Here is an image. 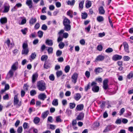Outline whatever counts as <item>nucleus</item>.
I'll return each instance as SVG.
<instances>
[{
  "instance_id": "1",
  "label": "nucleus",
  "mask_w": 133,
  "mask_h": 133,
  "mask_svg": "<svg viewBox=\"0 0 133 133\" xmlns=\"http://www.w3.org/2000/svg\"><path fill=\"white\" fill-rule=\"evenodd\" d=\"M91 84V86L92 87V90L95 93L98 92L99 90V87L96 84Z\"/></svg>"
},
{
  "instance_id": "2",
  "label": "nucleus",
  "mask_w": 133,
  "mask_h": 133,
  "mask_svg": "<svg viewBox=\"0 0 133 133\" xmlns=\"http://www.w3.org/2000/svg\"><path fill=\"white\" fill-rule=\"evenodd\" d=\"M19 100L17 95H15L14 96V105H17L18 107H20L21 104L20 102L19 103Z\"/></svg>"
},
{
  "instance_id": "3",
  "label": "nucleus",
  "mask_w": 133,
  "mask_h": 133,
  "mask_svg": "<svg viewBox=\"0 0 133 133\" xmlns=\"http://www.w3.org/2000/svg\"><path fill=\"white\" fill-rule=\"evenodd\" d=\"M45 84H37V86L38 89L40 91H44L46 89Z\"/></svg>"
},
{
  "instance_id": "4",
  "label": "nucleus",
  "mask_w": 133,
  "mask_h": 133,
  "mask_svg": "<svg viewBox=\"0 0 133 133\" xmlns=\"http://www.w3.org/2000/svg\"><path fill=\"white\" fill-rule=\"evenodd\" d=\"M122 57L121 55L116 54L112 56V59L113 61H116L121 59Z\"/></svg>"
},
{
  "instance_id": "5",
  "label": "nucleus",
  "mask_w": 133,
  "mask_h": 133,
  "mask_svg": "<svg viewBox=\"0 0 133 133\" xmlns=\"http://www.w3.org/2000/svg\"><path fill=\"white\" fill-rule=\"evenodd\" d=\"M84 113L82 112L80 113L76 117V119L78 121L82 120L83 119L84 117Z\"/></svg>"
},
{
  "instance_id": "6",
  "label": "nucleus",
  "mask_w": 133,
  "mask_h": 133,
  "mask_svg": "<svg viewBox=\"0 0 133 133\" xmlns=\"http://www.w3.org/2000/svg\"><path fill=\"white\" fill-rule=\"evenodd\" d=\"M125 51L127 53H129V46L128 43L126 42H123V43Z\"/></svg>"
},
{
  "instance_id": "7",
  "label": "nucleus",
  "mask_w": 133,
  "mask_h": 133,
  "mask_svg": "<svg viewBox=\"0 0 133 133\" xmlns=\"http://www.w3.org/2000/svg\"><path fill=\"white\" fill-rule=\"evenodd\" d=\"M77 77V74L76 73H75L74 74H73L71 77L72 82L74 83H75L76 82Z\"/></svg>"
},
{
  "instance_id": "8",
  "label": "nucleus",
  "mask_w": 133,
  "mask_h": 133,
  "mask_svg": "<svg viewBox=\"0 0 133 133\" xmlns=\"http://www.w3.org/2000/svg\"><path fill=\"white\" fill-rule=\"evenodd\" d=\"M51 66L50 63L48 61H45L44 65V67L46 69L50 68Z\"/></svg>"
},
{
  "instance_id": "9",
  "label": "nucleus",
  "mask_w": 133,
  "mask_h": 133,
  "mask_svg": "<svg viewBox=\"0 0 133 133\" xmlns=\"http://www.w3.org/2000/svg\"><path fill=\"white\" fill-rule=\"evenodd\" d=\"M104 59V56L101 55H99L96 58L95 62H97V61H103Z\"/></svg>"
},
{
  "instance_id": "10",
  "label": "nucleus",
  "mask_w": 133,
  "mask_h": 133,
  "mask_svg": "<svg viewBox=\"0 0 133 133\" xmlns=\"http://www.w3.org/2000/svg\"><path fill=\"white\" fill-rule=\"evenodd\" d=\"M26 4L29 6L30 9L32 8L33 3L31 0H26Z\"/></svg>"
},
{
  "instance_id": "11",
  "label": "nucleus",
  "mask_w": 133,
  "mask_h": 133,
  "mask_svg": "<svg viewBox=\"0 0 133 133\" xmlns=\"http://www.w3.org/2000/svg\"><path fill=\"white\" fill-rule=\"evenodd\" d=\"M46 96L44 94H41L38 96V98L43 101L46 98Z\"/></svg>"
},
{
  "instance_id": "12",
  "label": "nucleus",
  "mask_w": 133,
  "mask_h": 133,
  "mask_svg": "<svg viewBox=\"0 0 133 133\" xmlns=\"http://www.w3.org/2000/svg\"><path fill=\"white\" fill-rule=\"evenodd\" d=\"M70 20L66 17H65L63 21V25L70 24Z\"/></svg>"
},
{
  "instance_id": "13",
  "label": "nucleus",
  "mask_w": 133,
  "mask_h": 133,
  "mask_svg": "<svg viewBox=\"0 0 133 133\" xmlns=\"http://www.w3.org/2000/svg\"><path fill=\"white\" fill-rule=\"evenodd\" d=\"M12 70H10L8 72L7 75L6 76V78H9L12 77L14 75V72Z\"/></svg>"
},
{
  "instance_id": "14",
  "label": "nucleus",
  "mask_w": 133,
  "mask_h": 133,
  "mask_svg": "<svg viewBox=\"0 0 133 133\" xmlns=\"http://www.w3.org/2000/svg\"><path fill=\"white\" fill-rule=\"evenodd\" d=\"M94 71L96 74H97L98 73L102 72L103 70L102 68H101L98 67L95 69Z\"/></svg>"
},
{
  "instance_id": "15",
  "label": "nucleus",
  "mask_w": 133,
  "mask_h": 133,
  "mask_svg": "<svg viewBox=\"0 0 133 133\" xmlns=\"http://www.w3.org/2000/svg\"><path fill=\"white\" fill-rule=\"evenodd\" d=\"M38 77V75L36 73L34 74L32 76V81L33 83H35L36 80Z\"/></svg>"
},
{
  "instance_id": "16",
  "label": "nucleus",
  "mask_w": 133,
  "mask_h": 133,
  "mask_svg": "<svg viewBox=\"0 0 133 133\" xmlns=\"http://www.w3.org/2000/svg\"><path fill=\"white\" fill-rule=\"evenodd\" d=\"M7 22V19L6 17L2 18L0 19V22L2 24H4L6 23Z\"/></svg>"
},
{
  "instance_id": "17",
  "label": "nucleus",
  "mask_w": 133,
  "mask_h": 133,
  "mask_svg": "<svg viewBox=\"0 0 133 133\" xmlns=\"http://www.w3.org/2000/svg\"><path fill=\"white\" fill-rule=\"evenodd\" d=\"M37 21V19L36 18H34L33 17L31 18L30 19L29 21V23L30 25H32L35 23Z\"/></svg>"
},
{
  "instance_id": "18",
  "label": "nucleus",
  "mask_w": 133,
  "mask_h": 133,
  "mask_svg": "<svg viewBox=\"0 0 133 133\" xmlns=\"http://www.w3.org/2000/svg\"><path fill=\"white\" fill-rule=\"evenodd\" d=\"M99 12L100 14H104L105 13V11L104 10L103 7L101 6L99 9Z\"/></svg>"
},
{
  "instance_id": "19",
  "label": "nucleus",
  "mask_w": 133,
  "mask_h": 133,
  "mask_svg": "<svg viewBox=\"0 0 133 133\" xmlns=\"http://www.w3.org/2000/svg\"><path fill=\"white\" fill-rule=\"evenodd\" d=\"M91 1L87 0L85 3V6L87 8H89L91 6Z\"/></svg>"
},
{
  "instance_id": "20",
  "label": "nucleus",
  "mask_w": 133,
  "mask_h": 133,
  "mask_svg": "<svg viewBox=\"0 0 133 133\" xmlns=\"http://www.w3.org/2000/svg\"><path fill=\"white\" fill-rule=\"evenodd\" d=\"M84 108V105L83 104L77 105L76 107V109L78 111L82 110Z\"/></svg>"
},
{
  "instance_id": "21",
  "label": "nucleus",
  "mask_w": 133,
  "mask_h": 133,
  "mask_svg": "<svg viewBox=\"0 0 133 133\" xmlns=\"http://www.w3.org/2000/svg\"><path fill=\"white\" fill-rule=\"evenodd\" d=\"M64 29L66 31H68L70 30L71 28V26L69 24L67 25H64Z\"/></svg>"
},
{
  "instance_id": "22",
  "label": "nucleus",
  "mask_w": 133,
  "mask_h": 133,
  "mask_svg": "<svg viewBox=\"0 0 133 133\" xmlns=\"http://www.w3.org/2000/svg\"><path fill=\"white\" fill-rule=\"evenodd\" d=\"M40 121V118L39 117H35L34 118L33 121L34 123L36 124H37Z\"/></svg>"
},
{
  "instance_id": "23",
  "label": "nucleus",
  "mask_w": 133,
  "mask_h": 133,
  "mask_svg": "<svg viewBox=\"0 0 133 133\" xmlns=\"http://www.w3.org/2000/svg\"><path fill=\"white\" fill-rule=\"evenodd\" d=\"M45 43L49 46H52L53 44L52 41L51 39H47Z\"/></svg>"
},
{
  "instance_id": "24",
  "label": "nucleus",
  "mask_w": 133,
  "mask_h": 133,
  "mask_svg": "<svg viewBox=\"0 0 133 133\" xmlns=\"http://www.w3.org/2000/svg\"><path fill=\"white\" fill-rule=\"evenodd\" d=\"M49 114V111L48 110H47L44 112V113H43L42 115V117L43 119H44Z\"/></svg>"
},
{
  "instance_id": "25",
  "label": "nucleus",
  "mask_w": 133,
  "mask_h": 133,
  "mask_svg": "<svg viewBox=\"0 0 133 133\" xmlns=\"http://www.w3.org/2000/svg\"><path fill=\"white\" fill-rule=\"evenodd\" d=\"M29 51L28 49H23L22 51V54L27 55L28 54Z\"/></svg>"
},
{
  "instance_id": "26",
  "label": "nucleus",
  "mask_w": 133,
  "mask_h": 133,
  "mask_svg": "<svg viewBox=\"0 0 133 133\" xmlns=\"http://www.w3.org/2000/svg\"><path fill=\"white\" fill-rule=\"evenodd\" d=\"M81 96L79 93H76V96L74 97V98L76 101L78 100L81 97Z\"/></svg>"
},
{
  "instance_id": "27",
  "label": "nucleus",
  "mask_w": 133,
  "mask_h": 133,
  "mask_svg": "<svg viewBox=\"0 0 133 133\" xmlns=\"http://www.w3.org/2000/svg\"><path fill=\"white\" fill-rule=\"evenodd\" d=\"M52 104L54 106H57L58 104V99H54L52 101Z\"/></svg>"
},
{
  "instance_id": "28",
  "label": "nucleus",
  "mask_w": 133,
  "mask_h": 133,
  "mask_svg": "<svg viewBox=\"0 0 133 133\" xmlns=\"http://www.w3.org/2000/svg\"><path fill=\"white\" fill-rule=\"evenodd\" d=\"M48 58V56L47 55H42L41 58V61H46Z\"/></svg>"
},
{
  "instance_id": "29",
  "label": "nucleus",
  "mask_w": 133,
  "mask_h": 133,
  "mask_svg": "<svg viewBox=\"0 0 133 133\" xmlns=\"http://www.w3.org/2000/svg\"><path fill=\"white\" fill-rule=\"evenodd\" d=\"M97 20L98 22H101L103 21L104 20V19L102 16H99L97 17Z\"/></svg>"
},
{
  "instance_id": "30",
  "label": "nucleus",
  "mask_w": 133,
  "mask_h": 133,
  "mask_svg": "<svg viewBox=\"0 0 133 133\" xmlns=\"http://www.w3.org/2000/svg\"><path fill=\"white\" fill-rule=\"evenodd\" d=\"M82 18L83 19H85L88 16V14L86 12L82 13Z\"/></svg>"
},
{
  "instance_id": "31",
  "label": "nucleus",
  "mask_w": 133,
  "mask_h": 133,
  "mask_svg": "<svg viewBox=\"0 0 133 133\" xmlns=\"http://www.w3.org/2000/svg\"><path fill=\"white\" fill-rule=\"evenodd\" d=\"M111 126L108 125L106 127L105 129L103 131L104 132H106L109 130H111Z\"/></svg>"
},
{
  "instance_id": "32",
  "label": "nucleus",
  "mask_w": 133,
  "mask_h": 133,
  "mask_svg": "<svg viewBox=\"0 0 133 133\" xmlns=\"http://www.w3.org/2000/svg\"><path fill=\"white\" fill-rule=\"evenodd\" d=\"M47 51L48 54H52L53 52V48L51 47H48Z\"/></svg>"
},
{
  "instance_id": "33",
  "label": "nucleus",
  "mask_w": 133,
  "mask_h": 133,
  "mask_svg": "<svg viewBox=\"0 0 133 133\" xmlns=\"http://www.w3.org/2000/svg\"><path fill=\"white\" fill-rule=\"evenodd\" d=\"M37 34L38 36L39 37L41 38L43 36V32L42 31L39 30L37 32Z\"/></svg>"
},
{
  "instance_id": "34",
  "label": "nucleus",
  "mask_w": 133,
  "mask_h": 133,
  "mask_svg": "<svg viewBox=\"0 0 133 133\" xmlns=\"http://www.w3.org/2000/svg\"><path fill=\"white\" fill-rule=\"evenodd\" d=\"M70 67L69 65H66L64 69L65 72L66 73L68 72L70 70Z\"/></svg>"
},
{
  "instance_id": "35",
  "label": "nucleus",
  "mask_w": 133,
  "mask_h": 133,
  "mask_svg": "<svg viewBox=\"0 0 133 133\" xmlns=\"http://www.w3.org/2000/svg\"><path fill=\"white\" fill-rule=\"evenodd\" d=\"M65 46V44L62 42H61L58 44V46L60 49H62Z\"/></svg>"
},
{
  "instance_id": "36",
  "label": "nucleus",
  "mask_w": 133,
  "mask_h": 133,
  "mask_svg": "<svg viewBox=\"0 0 133 133\" xmlns=\"http://www.w3.org/2000/svg\"><path fill=\"white\" fill-rule=\"evenodd\" d=\"M9 6H5L4 7V9L3 11L4 13H7L8 12L9 9Z\"/></svg>"
},
{
  "instance_id": "37",
  "label": "nucleus",
  "mask_w": 133,
  "mask_h": 133,
  "mask_svg": "<svg viewBox=\"0 0 133 133\" xmlns=\"http://www.w3.org/2000/svg\"><path fill=\"white\" fill-rule=\"evenodd\" d=\"M62 71L61 70L58 71L56 72V74L57 77H59L61 75H62Z\"/></svg>"
},
{
  "instance_id": "38",
  "label": "nucleus",
  "mask_w": 133,
  "mask_h": 133,
  "mask_svg": "<svg viewBox=\"0 0 133 133\" xmlns=\"http://www.w3.org/2000/svg\"><path fill=\"white\" fill-rule=\"evenodd\" d=\"M113 51V50L112 48H109L106 50L105 52L107 53H109L112 52Z\"/></svg>"
},
{
  "instance_id": "39",
  "label": "nucleus",
  "mask_w": 133,
  "mask_h": 133,
  "mask_svg": "<svg viewBox=\"0 0 133 133\" xmlns=\"http://www.w3.org/2000/svg\"><path fill=\"white\" fill-rule=\"evenodd\" d=\"M103 89L105 90L109 89L108 84H103Z\"/></svg>"
},
{
  "instance_id": "40",
  "label": "nucleus",
  "mask_w": 133,
  "mask_h": 133,
  "mask_svg": "<svg viewBox=\"0 0 133 133\" xmlns=\"http://www.w3.org/2000/svg\"><path fill=\"white\" fill-rule=\"evenodd\" d=\"M84 2V1H81L79 3V8L81 9H83V4Z\"/></svg>"
},
{
  "instance_id": "41",
  "label": "nucleus",
  "mask_w": 133,
  "mask_h": 133,
  "mask_svg": "<svg viewBox=\"0 0 133 133\" xmlns=\"http://www.w3.org/2000/svg\"><path fill=\"white\" fill-rule=\"evenodd\" d=\"M70 108V109H73L75 107L76 104L75 103H70L69 104Z\"/></svg>"
},
{
  "instance_id": "42",
  "label": "nucleus",
  "mask_w": 133,
  "mask_h": 133,
  "mask_svg": "<svg viewBox=\"0 0 133 133\" xmlns=\"http://www.w3.org/2000/svg\"><path fill=\"white\" fill-rule=\"evenodd\" d=\"M17 68L15 64H14L12 66L11 69L12 71H15L17 70Z\"/></svg>"
},
{
  "instance_id": "43",
  "label": "nucleus",
  "mask_w": 133,
  "mask_h": 133,
  "mask_svg": "<svg viewBox=\"0 0 133 133\" xmlns=\"http://www.w3.org/2000/svg\"><path fill=\"white\" fill-rule=\"evenodd\" d=\"M132 77H133V72L131 71L127 75V78L128 79H130Z\"/></svg>"
},
{
  "instance_id": "44",
  "label": "nucleus",
  "mask_w": 133,
  "mask_h": 133,
  "mask_svg": "<svg viewBox=\"0 0 133 133\" xmlns=\"http://www.w3.org/2000/svg\"><path fill=\"white\" fill-rule=\"evenodd\" d=\"M36 94L35 90H32L30 91V95L31 96H33Z\"/></svg>"
},
{
  "instance_id": "45",
  "label": "nucleus",
  "mask_w": 133,
  "mask_h": 133,
  "mask_svg": "<svg viewBox=\"0 0 133 133\" xmlns=\"http://www.w3.org/2000/svg\"><path fill=\"white\" fill-rule=\"evenodd\" d=\"M23 49L28 48V45L26 43H23L22 45Z\"/></svg>"
},
{
  "instance_id": "46",
  "label": "nucleus",
  "mask_w": 133,
  "mask_h": 133,
  "mask_svg": "<svg viewBox=\"0 0 133 133\" xmlns=\"http://www.w3.org/2000/svg\"><path fill=\"white\" fill-rule=\"evenodd\" d=\"M62 52L61 51L59 50H57L56 52V55L57 56H61L62 54Z\"/></svg>"
},
{
  "instance_id": "47",
  "label": "nucleus",
  "mask_w": 133,
  "mask_h": 133,
  "mask_svg": "<svg viewBox=\"0 0 133 133\" xmlns=\"http://www.w3.org/2000/svg\"><path fill=\"white\" fill-rule=\"evenodd\" d=\"M29 86L26 84H25L24 85L23 88L25 91H27L28 89Z\"/></svg>"
},
{
  "instance_id": "48",
  "label": "nucleus",
  "mask_w": 133,
  "mask_h": 133,
  "mask_svg": "<svg viewBox=\"0 0 133 133\" xmlns=\"http://www.w3.org/2000/svg\"><path fill=\"white\" fill-rule=\"evenodd\" d=\"M48 28L47 26L45 24H43L42 26L41 29L42 30H46Z\"/></svg>"
},
{
  "instance_id": "49",
  "label": "nucleus",
  "mask_w": 133,
  "mask_h": 133,
  "mask_svg": "<svg viewBox=\"0 0 133 133\" xmlns=\"http://www.w3.org/2000/svg\"><path fill=\"white\" fill-rule=\"evenodd\" d=\"M103 46L101 45H99L97 46V49L99 51H101L103 49Z\"/></svg>"
},
{
  "instance_id": "50",
  "label": "nucleus",
  "mask_w": 133,
  "mask_h": 133,
  "mask_svg": "<svg viewBox=\"0 0 133 133\" xmlns=\"http://www.w3.org/2000/svg\"><path fill=\"white\" fill-rule=\"evenodd\" d=\"M130 58L128 56H124L123 57V59L124 61H129Z\"/></svg>"
},
{
  "instance_id": "51",
  "label": "nucleus",
  "mask_w": 133,
  "mask_h": 133,
  "mask_svg": "<svg viewBox=\"0 0 133 133\" xmlns=\"http://www.w3.org/2000/svg\"><path fill=\"white\" fill-rule=\"evenodd\" d=\"M95 80L98 83H101L102 82V79L101 77L97 78Z\"/></svg>"
},
{
  "instance_id": "52",
  "label": "nucleus",
  "mask_w": 133,
  "mask_h": 133,
  "mask_svg": "<svg viewBox=\"0 0 133 133\" xmlns=\"http://www.w3.org/2000/svg\"><path fill=\"white\" fill-rule=\"evenodd\" d=\"M36 57V55L35 52H34L32 53L30 56V57L32 59H34Z\"/></svg>"
},
{
  "instance_id": "53",
  "label": "nucleus",
  "mask_w": 133,
  "mask_h": 133,
  "mask_svg": "<svg viewBox=\"0 0 133 133\" xmlns=\"http://www.w3.org/2000/svg\"><path fill=\"white\" fill-rule=\"evenodd\" d=\"M28 29L26 28H24V29L21 30V31L22 33L24 35H25L26 34V31H27Z\"/></svg>"
},
{
  "instance_id": "54",
  "label": "nucleus",
  "mask_w": 133,
  "mask_h": 133,
  "mask_svg": "<svg viewBox=\"0 0 133 133\" xmlns=\"http://www.w3.org/2000/svg\"><path fill=\"white\" fill-rule=\"evenodd\" d=\"M49 79L52 81H54L55 79V77L54 75L52 74H51L49 76Z\"/></svg>"
},
{
  "instance_id": "55",
  "label": "nucleus",
  "mask_w": 133,
  "mask_h": 133,
  "mask_svg": "<svg viewBox=\"0 0 133 133\" xmlns=\"http://www.w3.org/2000/svg\"><path fill=\"white\" fill-rule=\"evenodd\" d=\"M18 133H21L22 131V128L21 126L19 127L17 129Z\"/></svg>"
},
{
  "instance_id": "56",
  "label": "nucleus",
  "mask_w": 133,
  "mask_h": 133,
  "mask_svg": "<svg viewBox=\"0 0 133 133\" xmlns=\"http://www.w3.org/2000/svg\"><path fill=\"white\" fill-rule=\"evenodd\" d=\"M56 121L57 122H62V119L60 118V116H57L56 117Z\"/></svg>"
},
{
  "instance_id": "57",
  "label": "nucleus",
  "mask_w": 133,
  "mask_h": 133,
  "mask_svg": "<svg viewBox=\"0 0 133 133\" xmlns=\"http://www.w3.org/2000/svg\"><path fill=\"white\" fill-rule=\"evenodd\" d=\"M40 25L39 23H36L35 25L34 28L36 30L38 29L40 27Z\"/></svg>"
},
{
  "instance_id": "58",
  "label": "nucleus",
  "mask_w": 133,
  "mask_h": 133,
  "mask_svg": "<svg viewBox=\"0 0 133 133\" xmlns=\"http://www.w3.org/2000/svg\"><path fill=\"white\" fill-rule=\"evenodd\" d=\"M106 102L105 101H103L102 102V103L100 105V107L102 109H103L105 104Z\"/></svg>"
},
{
  "instance_id": "59",
  "label": "nucleus",
  "mask_w": 133,
  "mask_h": 133,
  "mask_svg": "<svg viewBox=\"0 0 133 133\" xmlns=\"http://www.w3.org/2000/svg\"><path fill=\"white\" fill-rule=\"evenodd\" d=\"M47 47H46L44 44H43L41 47V51L42 52L46 48H47Z\"/></svg>"
},
{
  "instance_id": "60",
  "label": "nucleus",
  "mask_w": 133,
  "mask_h": 133,
  "mask_svg": "<svg viewBox=\"0 0 133 133\" xmlns=\"http://www.w3.org/2000/svg\"><path fill=\"white\" fill-rule=\"evenodd\" d=\"M46 17L45 15H41L40 16L41 19L43 21L45 20L46 19Z\"/></svg>"
},
{
  "instance_id": "61",
  "label": "nucleus",
  "mask_w": 133,
  "mask_h": 133,
  "mask_svg": "<svg viewBox=\"0 0 133 133\" xmlns=\"http://www.w3.org/2000/svg\"><path fill=\"white\" fill-rule=\"evenodd\" d=\"M63 37L61 36H59L57 40V41L58 42H60L62 41L63 39Z\"/></svg>"
},
{
  "instance_id": "62",
  "label": "nucleus",
  "mask_w": 133,
  "mask_h": 133,
  "mask_svg": "<svg viewBox=\"0 0 133 133\" xmlns=\"http://www.w3.org/2000/svg\"><path fill=\"white\" fill-rule=\"evenodd\" d=\"M9 99V96L8 94H6L3 96V99L4 100H8Z\"/></svg>"
},
{
  "instance_id": "63",
  "label": "nucleus",
  "mask_w": 133,
  "mask_h": 133,
  "mask_svg": "<svg viewBox=\"0 0 133 133\" xmlns=\"http://www.w3.org/2000/svg\"><path fill=\"white\" fill-rule=\"evenodd\" d=\"M68 34L67 33L65 32L63 33V35L62 37H63V38H66L68 37Z\"/></svg>"
},
{
  "instance_id": "64",
  "label": "nucleus",
  "mask_w": 133,
  "mask_h": 133,
  "mask_svg": "<svg viewBox=\"0 0 133 133\" xmlns=\"http://www.w3.org/2000/svg\"><path fill=\"white\" fill-rule=\"evenodd\" d=\"M121 120L120 119H117L115 122V123L117 124H120L121 123Z\"/></svg>"
}]
</instances>
